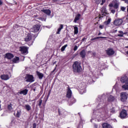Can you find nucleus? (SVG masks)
Segmentation results:
<instances>
[{"instance_id":"1","label":"nucleus","mask_w":128,"mask_h":128,"mask_svg":"<svg viewBox=\"0 0 128 128\" xmlns=\"http://www.w3.org/2000/svg\"><path fill=\"white\" fill-rule=\"evenodd\" d=\"M72 70L74 72H82V68L80 63L78 61L74 62L72 64Z\"/></svg>"},{"instance_id":"2","label":"nucleus","mask_w":128,"mask_h":128,"mask_svg":"<svg viewBox=\"0 0 128 128\" xmlns=\"http://www.w3.org/2000/svg\"><path fill=\"white\" fill-rule=\"evenodd\" d=\"M24 80L27 82H34V76L27 74L24 77Z\"/></svg>"},{"instance_id":"3","label":"nucleus","mask_w":128,"mask_h":128,"mask_svg":"<svg viewBox=\"0 0 128 128\" xmlns=\"http://www.w3.org/2000/svg\"><path fill=\"white\" fill-rule=\"evenodd\" d=\"M120 96L121 97L120 100L122 102H126L128 100V93L126 92H121L120 94Z\"/></svg>"},{"instance_id":"4","label":"nucleus","mask_w":128,"mask_h":128,"mask_svg":"<svg viewBox=\"0 0 128 128\" xmlns=\"http://www.w3.org/2000/svg\"><path fill=\"white\" fill-rule=\"evenodd\" d=\"M124 22V20L122 18H116L114 22V24L116 26H120Z\"/></svg>"},{"instance_id":"5","label":"nucleus","mask_w":128,"mask_h":128,"mask_svg":"<svg viewBox=\"0 0 128 128\" xmlns=\"http://www.w3.org/2000/svg\"><path fill=\"white\" fill-rule=\"evenodd\" d=\"M40 29V25H35L30 29V32H38Z\"/></svg>"},{"instance_id":"6","label":"nucleus","mask_w":128,"mask_h":128,"mask_svg":"<svg viewBox=\"0 0 128 128\" xmlns=\"http://www.w3.org/2000/svg\"><path fill=\"white\" fill-rule=\"evenodd\" d=\"M20 51L21 52L22 54H28V48L24 46H20L19 48Z\"/></svg>"},{"instance_id":"7","label":"nucleus","mask_w":128,"mask_h":128,"mask_svg":"<svg viewBox=\"0 0 128 128\" xmlns=\"http://www.w3.org/2000/svg\"><path fill=\"white\" fill-rule=\"evenodd\" d=\"M126 116H128V112L125 110H122L120 112V116L122 118H126Z\"/></svg>"},{"instance_id":"8","label":"nucleus","mask_w":128,"mask_h":128,"mask_svg":"<svg viewBox=\"0 0 128 128\" xmlns=\"http://www.w3.org/2000/svg\"><path fill=\"white\" fill-rule=\"evenodd\" d=\"M106 52L108 56H110L114 54V49L112 48H108V50H106Z\"/></svg>"},{"instance_id":"9","label":"nucleus","mask_w":128,"mask_h":128,"mask_svg":"<svg viewBox=\"0 0 128 128\" xmlns=\"http://www.w3.org/2000/svg\"><path fill=\"white\" fill-rule=\"evenodd\" d=\"M101 14H100L101 18H103L104 16H106V9L103 7L101 8Z\"/></svg>"},{"instance_id":"10","label":"nucleus","mask_w":128,"mask_h":128,"mask_svg":"<svg viewBox=\"0 0 128 128\" xmlns=\"http://www.w3.org/2000/svg\"><path fill=\"white\" fill-rule=\"evenodd\" d=\"M72 92L70 88V86L68 87L66 95V98H72Z\"/></svg>"},{"instance_id":"11","label":"nucleus","mask_w":128,"mask_h":128,"mask_svg":"<svg viewBox=\"0 0 128 128\" xmlns=\"http://www.w3.org/2000/svg\"><path fill=\"white\" fill-rule=\"evenodd\" d=\"M32 34H28L26 35L24 40L25 42H30V40H32Z\"/></svg>"},{"instance_id":"12","label":"nucleus","mask_w":128,"mask_h":128,"mask_svg":"<svg viewBox=\"0 0 128 128\" xmlns=\"http://www.w3.org/2000/svg\"><path fill=\"white\" fill-rule=\"evenodd\" d=\"M120 82H122L123 84H128V78L126 76H124L121 78H120Z\"/></svg>"},{"instance_id":"13","label":"nucleus","mask_w":128,"mask_h":128,"mask_svg":"<svg viewBox=\"0 0 128 128\" xmlns=\"http://www.w3.org/2000/svg\"><path fill=\"white\" fill-rule=\"evenodd\" d=\"M0 78L3 80H10V76L8 74H2L0 76Z\"/></svg>"},{"instance_id":"14","label":"nucleus","mask_w":128,"mask_h":128,"mask_svg":"<svg viewBox=\"0 0 128 128\" xmlns=\"http://www.w3.org/2000/svg\"><path fill=\"white\" fill-rule=\"evenodd\" d=\"M118 32L120 34H118V36H120V38H122L124 37V34H128V32H124L122 31V30H119Z\"/></svg>"},{"instance_id":"15","label":"nucleus","mask_w":128,"mask_h":128,"mask_svg":"<svg viewBox=\"0 0 128 128\" xmlns=\"http://www.w3.org/2000/svg\"><path fill=\"white\" fill-rule=\"evenodd\" d=\"M14 116H16V118H20V116H22V110H18L16 111V113H14Z\"/></svg>"},{"instance_id":"16","label":"nucleus","mask_w":128,"mask_h":128,"mask_svg":"<svg viewBox=\"0 0 128 128\" xmlns=\"http://www.w3.org/2000/svg\"><path fill=\"white\" fill-rule=\"evenodd\" d=\"M6 58L8 60H12L14 58V54L10 53L6 54Z\"/></svg>"},{"instance_id":"17","label":"nucleus","mask_w":128,"mask_h":128,"mask_svg":"<svg viewBox=\"0 0 128 128\" xmlns=\"http://www.w3.org/2000/svg\"><path fill=\"white\" fill-rule=\"evenodd\" d=\"M80 14H78L75 16V18L74 20V22L76 23L78 20H80Z\"/></svg>"},{"instance_id":"18","label":"nucleus","mask_w":128,"mask_h":128,"mask_svg":"<svg viewBox=\"0 0 128 128\" xmlns=\"http://www.w3.org/2000/svg\"><path fill=\"white\" fill-rule=\"evenodd\" d=\"M12 64H18L20 62V58L16 56L14 58L12 59Z\"/></svg>"},{"instance_id":"19","label":"nucleus","mask_w":128,"mask_h":128,"mask_svg":"<svg viewBox=\"0 0 128 128\" xmlns=\"http://www.w3.org/2000/svg\"><path fill=\"white\" fill-rule=\"evenodd\" d=\"M86 50H82L80 52V56L82 58H86Z\"/></svg>"},{"instance_id":"20","label":"nucleus","mask_w":128,"mask_h":128,"mask_svg":"<svg viewBox=\"0 0 128 128\" xmlns=\"http://www.w3.org/2000/svg\"><path fill=\"white\" fill-rule=\"evenodd\" d=\"M42 12L47 14V16H50V14L52 13V12L50 10H44Z\"/></svg>"},{"instance_id":"21","label":"nucleus","mask_w":128,"mask_h":128,"mask_svg":"<svg viewBox=\"0 0 128 128\" xmlns=\"http://www.w3.org/2000/svg\"><path fill=\"white\" fill-rule=\"evenodd\" d=\"M36 74L38 76V77L39 80H42V78H44V74L42 73H40V72L37 71Z\"/></svg>"},{"instance_id":"22","label":"nucleus","mask_w":128,"mask_h":128,"mask_svg":"<svg viewBox=\"0 0 128 128\" xmlns=\"http://www.w3.org/2000/svg\"><path fill=\"white\" fill-rule=\"evenodd\" d=\"M8 110L10 112H13L14 111V108H12V104L10 103L8 105Z\"/></svg>"},{"instance_id":"23","label":"nucleus","mask_w":128,"mask_h":128,"mask_svg":"<svg viewBox=\"0 0 128 128\" xmlns=\"http://www.w3.org/2000/svg\"><path fill=\"white\" fill-rule=\"evenodd\" d=\"M102 126V128H112V126H110L109 124H108L106 123L103 124Z\"/></svg>"},{"instance_id":"24","label":"nucleus","mask_w":128,"mask_h":128,"mask_svg":"<svg viewBox=\"0 0 128 128\" xmlns=\"http://www.w3.org/2000/svg\"><path fill=\"white\" fill-rule=\"evenodd\" d=\"M64 28V25L63 24H60V27L58 29V32H56L57 34H60V30Z\"/></svg>"},{"instance_id":"25","label":"nucleus","mask_w":128,"mask_h":128,"mask_svg":"<svg viewBox=\"0 0 128 128\" xmlns=\"http://www.w3.org/2000/svg\"><path fill=\"white\" fill-rule=\"evenodd\" d=\"M24 108L27 110V112H30L32 110V107L28 104H26L24 106Z\"/></svg>"},{"instance_id":"26","label":"nucleus","mask_w":128,"mask_h":128,"mask_svg":"<svg viewBox=\"0 0 128 128\" xmlns=\"http://www.w3.org/2000/svg\"><path fill=\"white\" fill-rule=\"evenodd\" d=\"M28 90L27 89H25L24 90H21L20 92V94H24V96H26V94H28Z\"/></svg>"},{"instance_id":"27","label":"nucleus","mask_w":128,"mask_h":128,"mask_svg":"<svg viewBox=\"0 0 128 128\" xmlns=\"http://www.w3.org/2000/svg\"><path fill=\"white\" fill-rule=\"evenodd\" d=\"M122 88L125 90H128V82L125 83V84L122 86Z\"/></svg>"},{"instance_id":"28","label":"nucleus","mask_w":128,"mask_h":128,"mask_svg":"<svg viewBox=\"0 0 128 128\" xmlns=\"http://www.w3.org/2000/svg\"><path fill=\"white\" fill-rule=\"evenodd\" d=\"M116 100V98H114V96H110L108 98V102H114V100Z\"/></svg>"},{"instance_id":"29","label":"nucleus","mask_w":128,"mask_h":128,"mask_svg":"<svg viewBox=\"0 0 128 128\" xmlns=\"http://www.w3.org/2000/svg\"><path fill=\"white\" fill-rule=\"evenodd\" d=\"M74 34H78V28L76 26H74Z\"/></svg>"},{"instance_id":"30","label":"nucleus","mask_w":128,"mask_h":128,"mask_svg":"<svg viewBox=\"0 0 128 128\" xmlns=\"http://www.w3.org/2000/svg\"><path fill=\"white\" fill-rule=\"evenodd\" d=\"M79 92L80 94H83L84 92H86V88H81L79 90Z\"/></svg>"},{"instance_id":"31","label":"nucleus","mask_w":128,"mask_h":128,"mask_svg":"<svg viewBox=\"0 0 128 128\" xmlns=\"http://www.w3.org/2000/svg\"><path fill=\"white\" fill-rule=\"evenodd\" d=\"M98 38H106V37H104V36H98L94 38H92L90 40H98Z\"/></svg>"},{"instance_id":"32","label":"nucleus","mask_w":128,"mask_h":128,"mask_svg":"<svg viewBox=\"0 0 128 128\" xmlns=\"http://www.w3.org/2000/svg\"><path fill=\"white\" fill-rule=\"evenodd\" d=\"M110 22H112V19L110 18L107 21L104 22V24H106V26H108V24H110Z\"/></svg>"},{"instance_id":"33","label":"nucleus","mask_w":128,"mask_h":128,"mask_svg":"<svg viewBox=\"0 0 128 128\" xmlns=\"http://www.w3.org/2000/svg\"><path fill=\"white\" fill-rule=\"evenodd\" d=\"M68 46V44H65L64 46H62L61 48V52H64L66 50V48Z\"/></svg>"},{"instance_id":"34","label":"nucleus","mask_w":128,"mask_h":128,"mask_svg":"<svg viewBox=\"0 0 128 128\" xmlns=\"http://www.w3.org/2000/svg\"><path fill=\"white\" fill-rule=\"evenodd\" d=\"M62 112H64L63 109H60V108L58 109V112L59 114V116L62 114Z\"/></svg>"},{"instance_id":"35","label":"nucleus","mask_w":128,"mask_h":128,"mask_svg":"<svg viewBox=\"0 0 128 128\" xmlns=\"http://www.w3.org/2000/svg\"><path fill=\"white\" fill-rule=\"evenodd\" d=\"M42 99H40L38 101V106H42Z\"/></svg>"},{"instance_id":"36","label":"nucleus","mask_w":128,"mask_h":128,"mask_svg":"<svg viewBox=\"0 0 128 128\" xmlns=\"http://www.w3.org/2000/svg\"><path fill=\"white\" fill-rule=\"evenodd\" d=\"M114 8H118V3H116L114 4Z\"/></svg>"},{"instance_id":"37","label":"nucleus","mask_w":128,"mask_h":128,"mask_svg":"<svg viewBox=\"0 0 128 128\" xmlns=\"http://www.w3.org/2000/svg\"><path fill=\"white\" fill-rule=\"evenodd\" d=\"M100 2H102V0H96V4H100Z\"/></svg>"},{"instance_id":"38","label":"nucleus","mask_w":128,"mask_h":128,"mask_svg":"<svg viewBox=\"0 0 128 128\" xmlns=\"http://www.w3.org/2000/svg\"><path fill=\"white\" fill-rule=\"evenodd\" d=\"M106 0H102V2L100 4V6H104V2H106Z\"/></svg>"},{"instance_id":"39","label":"nucleus","mask_w":128,"mask_h":128,"mask_svg":"<svg viewBox=\"0 0 128 128\" xmlns=\"http://www.w3.org/2000/svg\"><path fill=\"white\" fill-rule=\"evenodd\" d=\"M110 112L112 114H114V112H116V110H114V108H112L111 110H110Z\"/></svg>"},{"instance_id":"40","label":"nucleus","mask_w":128,"mask_h":128,"mask_svg":"<svg viewBox=\"0 0 128 128\" xmlns=\"http://www.w3.org/2000/svg\"><path fill=\"white\" fill-rule=\"evenodd\" d=\"M121 10H122V12H124V10H126V8L124 6L121 7Z\"/></svg>"},{"instance_id":"41","label":"nucleus","mask_w":128,"mask_h":128,"mask_svg":"<svg viewBox=\"0 0 128 128\" xmlns=\"http://www.w3.org/2000/svg\"><path fill=\"white\" fill-rule=\"evenodd\" d=\"M78 50V46H75L74 48V52H76V50Z\"/></svg>"},{"instance_id":"42","label":"nucleus","mask_w":128,"mask_h":128,"mask_svg":"<svg viewBox=\"0 0 128 128\" xmlns=\"http://www.w3.org/2000/svg\"><path fill=\"white\" fill-rule=\"evenodd\" d=\"M76 102V99H74V98H72V100L71 101V102L72 104H74V102Z\"/></svg>"},{"instance_id":"43","label":"nucleus","mask_w":128,"mask_h":128,"mask_svg":"<svg viewBox=\"0 0 128 128\" xmlns=\"http://www.w3.org/2000/svg\"><path fill=\"white\" fill-rule=\"evenodd\" d=\"M116 32H118V30L116 29V28L115 29H114L113 30L114 34H116Z\"/></svg>"},{"instance_id":"44","label":"nucleus","mask_w":128,"mask_h":128,"mask_svg":"<svg viewBox=\"0 0 128 128\" xmlns=\"http://www.w3.org/2000/svg\"><path fill=\"white\" fill-rule=\"evenodd\" d=\"M32 128H36V123L33 124Z\"/></svg>"},{"instance_id":"45","label":"nucleus","mask_w":128,"mask_h":128,"mask_svg":"<svg viewBox=\"0 0 128 128\" xmlns=\"http://www.w3.org/2000/svg\"><path fill=\"white\" fill-rule=\"evenodd\" d=\"M99 28H101L102 30V28H104V26H102V25H100V26H99Z\"/></svg>"},{"instance_id":"46","label":"nucleus","mask_w":128,"mask_h":128,"mask_svg":"<svg viewBox=\"0 0 128 128\" xmlns=\"http://www.w3.org/2000/svg\"><path fill=\"white\" fill-rule=\"evenodd\" d=\"M122 2H124L126 4L128 3V0H121Z\"/></svg>"},{"instance_id":"47","label":"nucleus","mask_w":128,"mask_h":128,"mask_svg":"<svg viewBox=\"0 0 128 128\" xmlns=\"http://www.w3.org/2000/svg\"><path fill=\"white\" fill-rule=\"evenodd\" d=\"M111 12H112V14H114V12H116V10H112Z\"/></svg>"},{"instance_id":"48","label":"nucleus","mask_w":128,"mask_h":128,"mask_svg":"<svg viewBox=\"0 0 128 128\" xmlns=\"http://www.w3.org/2000/svg\"><path fill=\"white\" fill-rule=\"evenodd\" d=\"M52 2H58V0H52Z\"/></svg>"},{"instance_id":"49","label":"nucleus","mask_w":128,"mask_h":128,"mask_svg":"<svg viewBox=\"0 0 128 128\" xmlns=\"http://www.w3.org/2000/svg\"><path fill=\"white\" fill-rule=\"evenodd\" d=\"M86 40V38H84L82 39V42H84V40Z\"/></svg>"},{"instance_id":"50","label":"nucleus","mask_w":128,"mask_h":128,"mask_svg":"<svg viewBox=\"0 0 128 128\" xmlns=\"http://www.w3.org/2000/svg\"><path fill=\"white\" fill-rule=\"evenodd\" d=\"M2 0H0V6H2Z\"/></svg>"},{"instance_id":"51","label":"nucleus","mask_w":128,"mask_h":128,"mask_svg":"<svg viewBox=\"0 0 128 128\" xmlns=\"http://www.w3.org/2000/svg\"><path fill=\"white\" fill-rule=\"evenodd\" d=\"M102 34V32H99L98 36H100Z\"/></svg>"},{"instance_id":"52","label":"nucleus","mask_w":128,"mask_h":128,"mask_svg":"<svg viewBox=\"0 0 128 128\" xmlns=\"http://www.w3.org/2000/svg\"><path fill=\"white\" fill-rule=\"evenodd\" d=\"M94 128H98V125H94Z\"/></svg>"},{"instance_id":"53","label":"nucleus","mask_w":128,"mask_h":128,"mask_svg":"<svg viewBox=\"0 0 128 128\" xmlns=\"http://www.w3.org/2000/svg\"><path fill=\"white\" fill-rule=\"evenodd\" d=\"M33 90H34V92H36V88H33Z\"/></svg>"},{"instance_id":"54","label":"nucleus","mask_w":128,"mask_h":128,"mask_svg":"<svg viewBox=\"0 0 128 128\" xmlns=\"http://www.w3.org/2000/svg\"><path fill=\"white\" fill-rule=\"evenodd\" d=\"M99 128H102V126H99Z\"/></svg>"},{"instance_id":"55","label":"nucleus","mask_w":128,"mask_h":128,"mask_svg":"<svg viewBox=\"0 0 128 128\" xmlns=\"http://www.w3.org/2000/svg\"><path fill=\"white\" fill-rule=\"evenodd\" d=\"M126 48H128V46H126Z\"/></svg>"},{"instance_id":"56","label":"nucleus","mask_w":128,"mask_h":128,"mask_svg":"<svg viewBox=\"0 0 128 128\" xmlns=\"http://www.w3.org/2000/svg\"><path fill=\"white\" fill-rule=\"evenodd\" d=\"M126 54H128V50L127 51V52H126Z\"/></svg>"}]
</instances>
